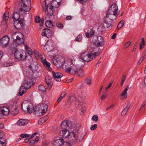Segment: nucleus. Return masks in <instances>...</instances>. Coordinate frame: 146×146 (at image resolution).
<instances>
[{"mask_svg":"<svg viewBox=\"0 0 146 146\" xmlns=\"http://www.w3.org/2000/svg\"><path fill=\"white\" fill-rule=\"evenodd\" d=\"M36 64H31L29 67L30 70L26 71L24 74L25 76L24 86L27 89L31 87L32 80L35 78L33 71H36Z\"/></svg>","mask_w":146,"mask_h":146,"instance_id":"obj_1","label":"nucleus"},{"mask_svg":"<svg viewBox=\"0 0 146 146\" xmlns=\"http://www.w3.org/2000/svg\"><path fill=\"white\" fill-rule=\"evenodd\" d=\"M51 5H47L46 0L44 1L42 3V6L43 11L46 12V15L45 18L47 17H50L52 16L54 13L53 8H58L60 5L55 0H53L51 3Z\"/></svg>","mask_w":146,"mask_h":146,"instance_id":"obj_2","label":"nucleus"},{"mask_svg":"<svg viewBox=\"0 0 146 146\" xmlns=\"http://www.w3.org/2000/svg\"><path fill=\"white\" fill-rule=\"evenodd\" d=\"M99 52H94L93 53L89 54L86 52L82 53L81 54L79 58V61L83 62L84 64H85L84 62H88L92 60L94 58H95L99 55Z\"/></svg>","mask_w":146,"mask_h":146,"instance_id":"obj_3","label":"nucleus"},{"mask_svg":"<svg viewBox=\"0 0 146 146\" xmlns=\"http://www.w3.org/2000/svg\"><path fill=\"white\" fill-rule=\"evenodd\" d=\"M48 106L47 104H42L36 106L34 108L35 114L38 116L42 115L46 112L48 110Z\"/></svg>","mask_w":146,"mask_h":146,"instance_id":"obj_4","label":"nucleus"},{"mask_svg":"<svg viewBox=\"0 0 146 146\" xmlns=\"http://www.w3.org/2000/svg\"><path fill=\"white\" fill-rule=\"evenodd\" d=\"M31 0H22L19 4L18 9L20 12L23 11H29L31 9Z\"/></svg>","mask_w":146,"mask_h":146,"instance_id":"obj_5","label":"nucleus"},{"mask_svg":"<svg viewBox=\"0 0 146 146\" xmlns=\"http://www.w3.org/2000/svg\"><path fill=\"white\" fill-rule=\"evenodd\" d=\"M118 14L117 5L114 3L111 5L106 15H109V17L112 18V19H115Z\"/></svg>","mask_w":146,"mask_h":146,"instance_id":"obj_6","label":"nucleus"},{"mask_svg":"<svg viewBox=\"0 0 146 146\" xmlns=\"http://www.w3.org/2000/svg\"><path fill=\"white\" fill-rule=\"evenodd\" d=\"M11 38L13 41L17 44H22L24 42V38L23 34L19 32H14L12 35Z\"/></svg>","mask_w":146,"mask_h":146,"instance_id":"obj_7","label":"nucleus"},{"mask_svg":"<svg viewBox=\"0 0 146 146\" xmlns=\"http://www.w3.org/2000/svg\"><path fill=\"white\" fill-rule=\"evenodd\" d=\"M21 108L23 111H28L30 113H32L34 110L33 105L26 101L23 102L22 104Z\"/></svg>","mask_w":146,"mask_h":146,"instance_id":"obj_8","label":"nucleus"},{"mask_svg":"<svg viewBox=\"0 0 146 146\" xmlns=\"http://www.w3.org/2000/svg\"><path fill=\"white\" fill-rule=\"evenodd\" d=\"M52 146H71V144L65 142L62 138L54 140L52 142Z\"/></svg>","mask_w":146,"mask_h":146,"instance_id":"obj_9","label":"nucleus"},{"mask_svg":"<svg viewBox=\"0 0 146 146\" xmlns=\"http://www.w3.org/2000/svg\"><path fill=\"white\" fill-rule=\"evenodd\" d=\"M93 42L97 47L102 46L104 45V38L101 36H94L93 38Z\"/></svg>","mask_w":146,"mask_h":146,"instance_id":"obj_10","label":"nucleus"},{"mask_svg":"<svg viewBox=\"0 0 146 146\" xmlns=\"http://www.w3.org/2000/svg\"><path fill=\"white\" fill-rule=\"evenodd\" d=\"M26 54L23 50L18 51L17 50L15 51L14 56L15 58L19 60H24L25 58L24 55Z\"/></svg>","mask_w":146,"mask_h":146,"instance_id":"obj_11","label":"nucleus"},{"mask_svg":"<svg viewBox=\"0 0 146 146\" xmlns=\"http://www.w3.org/2000/svg\"><path fill=\"white\" fill-rule=\"evenodd\" d=\"M77 132H71V136L69 137V141L72 142V144H75L76 143L78 140V137L77 135L78 133L79 129H77Z\"/></svg>","mask_w":146,"mask_h":146,"instance_id":"obj_12","label":"nucleus"},{"mask_svg":"<svg viewBox=\"0 0 146 146\" xmlns=\"http://www.w3.org/2000/svg\"><path fill=\"white\" fill-rule=\"evenodd\" d=\"M10 38L7 35L4 36L0 40V45L3 47H5L9 44Z\"/></svg>","mask_w":146,"mask_h":146,"instance_id":"obj_13","label":"nucleus"},{"mask_svg":"<svg viewBox=\"0 0 146 146\" xmlns=\"http://www.w3.org/2000/svg\"><path fill=\"white\" fill-rule=\"evenodd\" d=\"M115 20L112 19V18L109 17V15H106L104 18V23L106 24L107 28L110 29L112 27L113 25L112 20Z\"/></svg>","mask_w":146,"mask_h":146,"instance_id":"obj_14","label":"nucleus"},{"mask_svg":"<svg viewBox=\"0 0 146 146\" xmlns=\"http://www.w3.org/2000/svg\"><path fill=\"white\" fill-rule=\"evenodd\" d=\"M76 106L78 109L82 110L81 114L83 115L84 114V111L86 110L84 104L83 102L79 100L76 101Z\"/></svg>","mask_w":146,"mask_h":146,"instance_id":"obj_15","label":"nucleus"},{"mask_svg":"<svg viewBox=\"0 0 146 146\" xmlns=\"http://www.w3.org/2000/svg\"><path fill=\"white\" fill-rule=\"evenodd\" d=\"M64 68L66 72L72 75H74L76 73L77 69L74 65L68 67L66 65H65Z\"/></svg>","mask_w":146,"mask_h":146,"instance_id":"obj_16","label":"nucleus"},{"mask_svg":"<svg viewBox=\"0 0 146 146\" xmlns=\"http://www.w3.org/2000/svg\"><path fill=\"white\" fill-rule=\"evenodd\" d=\"M72 126L71 122L69 121H64L61 124L60 127L62 129H68L70 128Z\"/></svg>","mask_w":146,"mask_h":146,"instance_id":"obj_17","label":"nucleus"},{"mask_svg":"<svg viewBox=\"0 0 146 146\" xmlns=\"http://www.w3.org/2000/svg\"><path fill=\"white\" fill-rule=\"evenodd\" d=\"M40 59L44 65L45 66H46V69L49 71L51 70L52 69L50 67V63L46 61V60L45 58H44V55L43 54H41L40 55Z\"/></svg>","mask_w":146,"mask_h":146,"instance_id":"obj_18","label":"nucleus"},{"mask_svg":"<svg viewBox=\"0 0 146 146\" xmlns=\"http://www.w3.org/2000/svg\"><path fill=\"white\" fill-rule=\"evenodd\" d=\"M53 48V44L52 42L48 41L44 46V49L46 52H49Z\"/></svg>","mask_w":146,"mask_h":146,"instance_id":"obj_19","label":"nucleus"},{"mask_svg":"<svg viewBox=\"0 0 146 146\" xmlns=\"http://www.w3.org/2000/svg\"><path fill=\"white\" fill-rule=\"evenodd\" d=\"M42 36L50 38L52 36L51 31L48 29H45L42 31Z\"/></svg>","mask_w":146,"mask_h":146,"instance_id":"obj_20","label":"nucleus"},{"mask_svg":"<svg viewBox=\"0 0 146 146\" xmlns=\"http://www.w3.org/2000/svg\"><path fill=\"white\" fill-rule=\"evenodd\" d=\"M45 80L46 83L48 85L49 89H50L53 85L51 77L48 75H47L45 77Z\"/></svg>","mask_w":146,"mask_h":146,"instance_id":"obj_21","label":"nucleus"},{"mask_svg":"<svg viewBox=\"0 0 146 146\" xmlns=\"http://www.w3.org/2000/svg\"><path fill=\"white\" fill-rule=\"evenodd\" d=\"M52 76L54 80L57 81H60V78L63 75L60 72H55L54 71L52 72Z\"/></svg>","mask_w":146,"mask_h":146,"instance_id":"obj_22","label":"nucleus"},{"mask_svg":"<svg viewBox=\"0 0 146 146\" xmlns=\"http://www.w3.org/2000/svg\"><path fill=\"white\" fill-rule=\"evenodd\" d=\"M11 105L9 108L7 107H3L0 109L2 113L5 115H7L9 114L10 111Z\"/></svg>","mask_w":146,"mask_h":146,"instance_id":"obj_23","label":"nucleus"},{"mask_svg":"<svg viewBox=\"0 0 146 146\" xmlns=\"http://www.w3.org/2000/svg\"><path fill=\"white\" fill-rule=\"evenodd\" d=\"M11 104L10 112L12 115H15L18 113V110L15 106L13 105V103H12Z\"/></svg>","mask_w":146,"mask_h":146,"instance_id":"obj_24","label":"nucleus"},{"mask_svg":"<svg viewBox=\"0 0 146 146\" xmlns=\"http://www.w3.org/2000/svg\"><path fill=\"white\" fill-rule=\"evenodd\" d=\"M86 35L87 37L89 38L93 36L94 34L93 30L91 29L88 28L85 30Z\"/></svg>","mask_w":146,"mask_h":146,"instance_id":"obj_25","label":"nucleus"},{"mask_svg":"<svg viewBox=\"0 0 146 146\" xmlns=\"http://www.w3.org/2000/svg\"><path fill=\"white\" fill-rule=\"evenodd\" d=\"M52 61L54 64L58 68H59L64 64V62L60 61L59 59L53 58Z\"/></svg>","mask_w":146,"mask_h":146,"instance_id":"obj_26","label":"nucleus"},{"mask_svg":"<svg viewBox=\"0 0 146 146\" xmlns=\"http://www.w3.org/2000/svg\"><path fill=\"white\" fill-rule=\"evenodd\" d=\"M14 26L17 29H21L23 26L22 21L18 20L14 22Z\"/></svg>","mask_w":146,"mask_h":146,"instance_id":"obj_27","label":"nucleus"},{"mask_svg":"<svg viewBox=\"0 0 146 146\" xmlns=\"http://www.w3.org/2000/svg\"><path fill=\"white\" fill-rule=\"evenodd\" d=\"M29 123V120L25 119H20L17 122V124L20 126L27 125Z\"/></svg>","mask_w":146,"mask_h":146,"instance_id":"obj_28","label":"nucleus"},{"mask_svg":"<svg viewBox=\"0 0 146 146\" xmlns=\"http://www.w3.org/2000/svg\"><path fill=\"white\" fill-rule=\"evenodd\" d=\"M9 16V13L8 12H5L3 16V20L1 23V25H5L7 23V21L8 19Z\"/></svg>","mask_w":146,"mask_h":146,"instance_id":"obj_29","label":"nucleus"},{"mask_svg":"<svg viewBox=\"0 0 146 146\" xmlns=\"http://www.w3.org/2000/svg\"><path fill=\"white\" fill-rule=\"evenodd\" d=\"M76 74L78 76L80 77H82L84 76L85 75V73L83 70L82 68H79L77 69L76 72Z\"/></svg>","mask_w":146,"mask_h":146,"instance_id":"obj_30","label":"nucleus"},{"mask_svg":"<svg viewBox=\"0 0 146 146\" xmlns=\"http://www.w3.org/2000/svg\"><path fill=\"white\" fill-rule=\"evenodd\" d=\"M27 88L24 86H22L21 87L19 90V94L20 96H22L27 91Z\"/></svg>","mask_w":146,"mask_h":146,"instance_id":"obj_31","label":"nucleus"},{"mask_svg":"<svg viewBox=\"0 0 146 146\" xmlns=\"http://www.w3.org/2000/svg\"><path fill=\"white\" fill-rule=\"evenodd\" d=\"M86 134V132L84 131L82 133L81 132L80 133L79 135L78 134L77 135L78 137H79V141L80 142H81L82 141Z\"/></svg>","mask_w":146,"mask_h":146,"instance_id":"obj_32","label":"nucleus"},{"mask_svg":"<svg viewBox=\"0 0 146 146\" xmlns=\"http://www.w3.org/2000/svg\"><path fill=\"white\" fill-rule=\"evenodd\" d=\"M130 106L127 105L123 109L121 113V115L122 116H124L126 114L128 111Z\"/></svg>","mask_w":146,"mask_h":146,"instance_id":"obj_33","label":"nucleus"},{"mask_svg":"<svg viewBox=\"0 0 146 146\" xmlns=\"http://www.w3.org/2000/svg\"><path fill=\"white\" fill-rule=\"evenodd\" d=\"M48 115H47L46 117H44L40 118L38 121V123L39 124H41L44 123L48 119Z\"/></svg>","mask_w":146,"mask_h":146,"instance_id":"obj_34","label":"nucleus"},{"mask_svg":"<svg viewBox=\"0 0 146 146\" xmlns=\"http://www.w3.org/2000/svg\"><path fill=\"white\" fill-rule=\"evenodd\" d=\"M20 17L19 13L17 12H14L13 13L12 18L15 20H16V21L19 20H18Z\"/></svg>","mask_w":146,"mask_h":146,"instance_id":"obj_35","label":"nucleus"},{"mask_svg":"<svg viewBox=\"0 0 146 146\" xmlns=\"http://www.w3.org/2000/svg\"><path fill=\"white\" fill-rule=\"evenodd\" d=\"M45 25L46 27L50 28L53 26L52 22L51 21H47L45 23Z\"/></svg>","mask_w":146,"mask_h":146,"instance_id":"obj_36","label":"nucleus"},{"mask_svg":"<svg viewBox=\"0 0 146 146\" xmlns=\"http://www.w3.org/2000/svg\"><path fill=\"white\" fill-rule=\"evenodd\" d=\"M145 44V42L144 40V38H141V41L140 43V49H141L144 47Z\"/></svg>","mask_w":146,"mask_h":146,"instance_id":"obj_37","label":"nucleus"},{"mask_svg":"<svg viewBox=\"0 0 146 146\" xmlns=\"http://www.w3.org/2000/svg\"><path fill=\"white\" fill-rule=\"evenodd\" d=\"M127 89H124L121 94V96H123L124 98H126L127 97Z\"/></svg>","mask_w":146,"mask_h":146,"instance_id":"obj_38","label":"nucleus"},{"mask_svg":"<svg viewBox=\"0 0 146 146\" xmlns=\"http://www.w3.org/2000/svg\"><path fill=\"white\" fill-rule=\"evenodd\" d=\"M34 52L35 57L37 60H38L39 59V53L37 50H34Z\"/></svg>","mask_w":146,"mask_h":146,"instance_id":"obj_39","label":"nucleus"},{"mask_svg":"<svg viewBox=\"0 0 146 146\" xmlns=\"http://www.w3.org/2000/svg\"><path fill=\"white\" fill-rule=\"evenodd\" d=\"M65 134L63 137L67 138V137L69 138V137L71 136V133H70L68 129H65Z\"/></svg>","mask_w":146,"mask_h":146,"instance_id":"obj_40","label":"nucleus"},{"mask_svg":"<svg viewBox=\"0 0 146 146\" xmlns=\"http://www.w3.org/2000/svg\"><path fill=\"white\" fill-rule=\"evenodd\" d=\"M91 81V79L90 78L88 77L85 80V82L88 85H90L92 84Z\"/></svg>","mask_w":146,"mask_h":146,"instance_id":"obj_41","label":"nucleus"},{"mask_svg":"<svg viewBox=\"0 0 146 146\" xmlns=\"http://www.w3.org/2000/svg\"><path fill=\"white\" fill-rule=\"evenodd\" d=\"M146 105V101L145 100L142 103L141 106L139 108V110L141 111L145 109V106Z\"/></svg>","mask_w":146,"mask_h":146,"instance_id":"obj_42","label":"nucleus"},{"mask_svg":"<svg viewBox=\"0 0 146 146\" xmlns=\"http://www.w3.org/2000/svg\"><path fill=\"white\" fill-rule=\"evenodd\" d=\"M38 90L41 92H44L46 90V88L43 85H40L38 86Z\"/></svg>","mask_w":146,"mask_h":146,"instance_id":"obj_43","label":"nucleus"},{"mask_svg":"<svg viewBox=\"0 0 146 146\" xmlns=\"http://www.w3.org/2000/svg\"><path fill=\"white\" fill-rule=\"evenodd\" d=\"M6 140L3 139V140H0V146H6Z\"/></svg>","mask_w":146,"mask_h":146,"instance_id":"obj_44","label":"nucleus"},{"mask_svg":"<svg viewBox=\"0 0 146 146\" xmlns=\"http://www.w3.org/2000/svg\"><path fill=\"white\" fill-rule=\"evenodd\" d=\"M65 129L62 130L60 131L59 132V135L61 136L64 137L65 134Z\"/></svg>","mask_w":146,"mask_h":146,"instance_id":"obj_45","label":"nucleus"},{"mask_svg":"<svg viewBox=\"0 0 146 146\" xmlns=\"http://www.w3.org/2000/svg\"><path fill=\"white\" fill-rule=\"evenodd\" d=\"M58 28L60 29H62L63 27V25L60 22H57L56 24Z\"/></svg>","mask_w":146,"mask_h":146,"instance_id":"obj_46","label":"nucleus"},{"mask_svg":"<svg viewBox=\"0 0 146 146\" xmlns=\"http://www.w3.org/2000/svg\"><path fill=\"white\" fill-rule=\"evenodd\" d=\"M82 39V37L81 35H79L76 39H75V41H80Z\"/></svg>","mask_w":146,"mask_h":146,"instance_id":"obj_47","label":"nucleus"},{"mask_svg":"<svg viewBox=\"0 0 146 146\" xmlns=\"http://www.w3.org/2000/svg\"><path fill=\"white\" fill-rule=\"evenodd\" d=\"M92 119L95 122H96L98 121V117L97 115H94L92 117Z\"/></svg>","mask_w":146,"mask_h":146,"instance_id":"obj_48","label":"nucleus"},{"mask_svg":"<svg viewBox=\"0 0 146 146\" xmlns=\"http://www.w3.org/2000/svg\"><path fill=\"white\" fill-rule=\"evenodd\" d=\"M98 125L97 124H95L92 125L90 127V129L92 130H94L96 129Z\"/></svg>","mask_w":146,"mask_h":146,"instance_id":"obj_49","label":"nucleus"},{"mask_svg":"<svg viewBox=\"0 0 146 146\" xmlns=\"http://www.w3.org/2000/svg\"><path fill=\"white\" fill-rule=\"evenodd\" d=\"M5 135L3 132L2 131H0V139L1 140H3V139H4L3 137Z\"/></svg>","mask_w":146,"mask_h":146,"instance_id":"obj_50","label":"nucleus"},{"mask_svg":"<svg viewBox=\"0 0 146 146\" xmlns=\"http://www.w3.org/2000/svg\"><path fill=\"white\" fill-rule=\"evenodd\" d=\"M69 100H70V102H72L73 101H76V97L74 96H70L69 98Z\"/></svg>","mask_w":146,"mask_h":146,"instance_id":"obj_51","label":"nucleus"},{"mask_svg":"<svg viewBox=\"0 0 146 146\" xmlns=\"http://www.w3.org/2000/svg\"><path fill=\"white\" fill-rule=\"evenodd\" d=\"M30 136L29 134H22L20 135V137L23 138H25L27 137H29Z\"/></svg>","mask_w":146,"mask_h":146,"instance_id":"obj_52","label":"nucleus"},{"mask_svg":"<svg viewBox=\"0 0 146 146\" xmlns=\"http://www.w3.org/2000/svg\"><path fill=\"white\" fill-rule=\"evenodd\" d=\"M126 78V76L125 75L122 76V80L121 82V86H122L124 83V82Z\"/></svg>","mask_w":146,"mask_h":146,"instance_id":"obj_53","label":"nucleus"},{"mask_svg":"<svg viewBox=\"0 0 146 146\" xmlns=\"http://www.w3.org/2000/svg\"><path fill=\"white\" fill-rule=\"evenodd\" d=\"M131 42L129 41L127 42L125 44L124 46V48H127L131 44Z\"/></svg>","mask_w":146,"mask_h":146,"instance_id":"obj_54","label":"nucleus"},{"mask_svg":"<svg viewBox=\"0 0 146 146\" xmlns=\"http://www.w3.org/2000/svg\"><path fill=\"white\" fill-rule=\"evenodd\" d=\"M124 21L123 20H122L119 22L118 24L121 27H122L124 25Z\"/></svg>","mask_w":146,"mask_h":146,"instance_id":"obj_55","label":"nucleus"},{"mask_svg":"<svg viewBox=\"0 0 146 146\" xmlns=\"http://www.w3.org/2000/svg\"><path fill=\"white\" fill-rule=\"evenodd\" d=\"M40 17H36L35 19V22L37 23L40 22Z\"/></svg>","mask_w":146,"mask_h":146,"instance_id":"obj_56","label":"nucleus"},{"mask_svg":"<svg viewBox=\"0 0 146 146\" xmlns=\"http://www.w3.org/2000/svg\"><path fill=\"white\" fill-rule=\"evenodd\" d=\"M143 59L144 57H141L139 60L138 62V64H140L143 60Z\"/></svg>","mask_w":146,"mask_h":146,"instance_id":"obj_57","label":"nucleus"},{"mask_svg":"<svg viewBox=\"0 0 146 146\" xmlns=\"http://www.w3.org/2000/svg\"><path fill=\"white\" fill-rule=\"evenodd\" d=\"M35 143V141L34 140H32L29 143V145L30 146L33 145Z\"/></svg>","mask_w":146,"mask_h":146,"instance_id":"obj_58","label":"nucleus"},{"mask_svg":"<svg viewBox=\"0 0 146 146\" xmlns=\"http://www.w3.org/2000/svg\"><path fill=\"white\" fill-rule=\"evenodd\" d=\"M114 106V104H112L110 107L107 108L106 110L107 111L108 110L110 109L113 108Z\"/></svg>","mask_w":146,"mask_h":146,"instance_id":"obj_59","label":"nucleus"},{"mask_svg":"<svg viewBox=\"0 0 146 146\" xmlns=\"http://www.w3.org/2000/svg\"><path fill=\"white\" fill-rule=\"evenodd\" d=\"M117 34L116 33H114L111 37V38L113 39H114L115 38Z\"/></svg>","mask_w":146,"mask_h":146,"instance_id":"obj_60","label":"nucleus"},{"mask_svg":"<svg viewBox=\"0 0 146 146\" xmlns=\"http://www.w3.org/2000/svg\"><path fill=\"white\" fill-rule=\"evenodd\" d=\"M66 92H64L63 93H62L61 95H60V96H61L63 98L64 97H65L66 94Z\"/></svg>","mask_w":146,"mask_h":146,"instance_id":"obj_61","label":"nucleus"},{"mask_svg":"<svg viewBox=\"0 0 146 146\" xmlns=\"http://www.w3.org/2000/svg\"><path fill=\"white\" fill-rule=\"evenodd\" d=\"M43 23H44V20H43V19L42 18L41 19L40 23V27H41V26H42L43 25Z\"/></svg>","mask_w":146,"mask_h":146,"instance_id":"obj_62","label":"nucleus"},{"mask_svg":"<svg viewBox=\"0 0 146 146\" xmlns=\"http://www.w3.org/2000/svg\"><path fill=\"white\" fill-rule=\"evenodd\" d=\"M112 83H111V82L110 83V84L109 85V86L107 87L106 88V90H107L112 85Z\"/></svg>","mask_w":146,"mask_h":146,"instance_id":"obj_63","label":"nucleus"},{"mask_svg":"<svg viewBox=\"0 0 146 146\" xmlns=\"http://www.w3.org/2000/svg\"><path fill=\"white\" fill-rule=\"evenodd\" d=\"M87 0H80V2L82 4H84L87 1Z\"/></svg>","mask_w":146,"mask_h":146,"instance_id":"obj_64","label":"nucleus"}]
</instances>
